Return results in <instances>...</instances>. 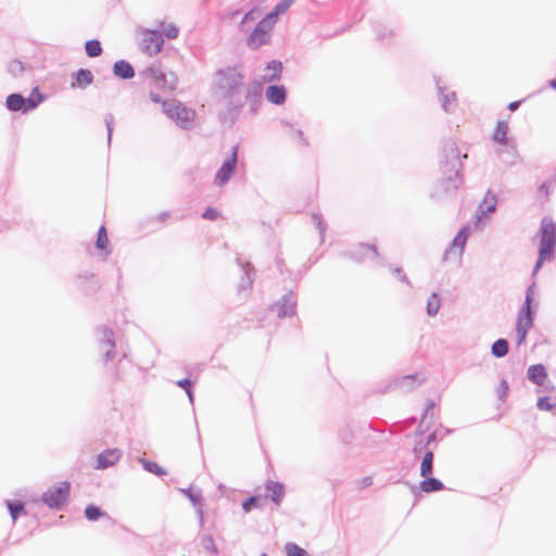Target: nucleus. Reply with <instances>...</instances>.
I'll return each instance as SVG.
<instances>
[{"label": "nucleus", "mask_w": 556, "mask_h": 556, "mask_svg": "<svg viewBox=\"0 0 556 556\" xmlns=\"http://www.w3.org/2000/svg\"><path fill=\"white\" fill-rule=\"evenodd\" d=\"M216 93L227 109V118L233 124L244 104L251 115L258 112L263 102L262 86L256 83H244L240 66L220 68L215 74Z\"/></svg>", "instance_id": "f257e3e1"}, {"label": "nucleus", "mask_w": 556, "mask_h": 556, "mask_svg": "<svg viewBox=\"0 0 556 556\" xmlns=\"http://www.w3.org/2000/svg\"><path fill=\"white\" fill-rule=\"evenodd\" d=\"M462 166L457 146L453 141H447L443 147L442 159L440 161V169L443 178L435 187L433 192L434 197L440 198L451 194L458 189L462 182L459 177Z\"/></svg>", "instance_id": "f03ea898"}, {"label": "nucleus", "mask_w": 556, "mask_h": 556, "mask_svg": "<svg viewBox=\"0 0 556 556\" xmlns=\"http://www.w3.org/2000/svg\"><path fill=\"white\" fill-rule=\"evenodd\" d=\"M539 236V258L534 265L533 275H536L544 262H549L554 258L556 247V223L551 216L543 217Z\"/></svg>", "instance_id": "7ed1b4c3"}, {"label": "nucleus", "mask_w": 556, "mask_h": 556, "mask_svg": "<svg viewBox=\"0 0 556 556\" xmlns=\"http://www.w3.org/2000/svg\"><path fill=\"white\" fill-rule=\"evenodd\" d=\"M45 97L39 92L38 88H35L28 98H24L20 93H12L7 98L5 104L10 111L23 113L35 110L42 101Z\"/></svg>", "instance_id": "20e7f679"}, {"label": "nucleus", "mask_w": 556, "mask_h": 556, "mask_svg": "<svg viewBox=\"0 0 556 556\" xmlns=\"http://www.w3.org/2000/svg\"><path fill=\"white\" fill-rule=\"evenodd\" d=\"M274 26L275 24L273 23L271 16H265L262 18L247 38V46L252 50H256L268 43L270 39V31Z\"/></svg>", "instance_id": "39448f33"}, {"label": "nucleus", "mask_w": 556, "mask_h": 556, "mask_svg": "<svg viewBox=\"0 0 556 556\" xmlns=\"http://www.w3.org/2000/svg\"><path fill=\"white\" fill-rule=\"evenodd\" d=\"M164 113L175 119L181 128H190L194 118V112L186 106L177 103L176 101L163 102Z\"/></svg>", "instance_id": "423d86ee"}, {"label": "nucleus", "mask_w": 556, "mask_h": 556, "mask_svg": "<svg viewBox=\"0 0 556 556\" xmlns=\"http://www.w3.org/2000/svg\"><path fill=\"white\" fill-rule=\"evenodd\" d=\"M71 485L68 482H61L53 485L42 494V502L50 508H60L66 503Z\"/></svg>", "instance_id": "0eeeda50"}, {"label": "nucleus", "mask_w": 556, "mask_h": 556, "mask_svg": "<svg viewBox=\"0 0 556 556\" xmlns=\"http://www.w3.org/2000/svg\"><path fill=\"white\" fill-rule=\"evenodd\" d=\"M534 293H535V283L533 282L527 289L525 303L518 313L516 328H522V329L530 330V328L532 327L534 312L532 311L531 304L533 301Z\"/></svg>", "instance_id": "6e6552de"}, {"label": "nucleus", "mask_w": 556, "mask_h": 556, "mask_svg": "<svg viewBox=\"0 0 556 556\" xmlns=\"http://www.w3.org/2000/svg\"><path fill=\"white\" fill-rule=\"evenodd\" d=\"M146 74L157 87L163 89L173 90L178 83V77L174 72H165L161 66H151L146 71Z\"/></svg>", "instance_id": "1a4fd4ad"}, {"label": "nucleus", "mask_w": 556, "mask_h": 556, "mask_svg": "<svg viewBox=\"0 0 556 556\" xmlns=\"http://www.w3.org/2000/svg\"><path fill=\"white\" fill-rule=\"evenodd\" d=\"M238 150H239V146L238 144L233 146L231 149V155L228 156L223 162L220 168L217 170L215 178H214V181L216 185L222 187L229 181V179H230L231 175L233 174L236 166H237Z\"/></svg>", "instance_id": "9d476101"}, {"label": "nucleus", "mask_w": 556, "mask_h": 556, "mask_svg": "<svg viewBox=\"0 0 556 556\" xmlns=\"http://www.w3.org/2000/svg\"><path fill=\"white\" fill-rule=\"evenodd\" d=\"M98 336L100 348L103 351V361L105 363L113 361L115 357V341L113 331L106 327H100L98 329Z\"/></svg>", "instance_id": "9b49d317"}, {"label": "nucleus", "mask_w": 556, "mask_h": 556, "mask_svg": "<svg viewBox=\"0 0 556 556\" xmlns=\"http://www.w3.org/2000/svg\"><path fill=\"white\" fill-rule=\"evenodd\" d=\"M163 43L164 40L160 31L148 30L143 35L141 49L144 53L149 55H154L161 51Z\"/></svg>", "instance_id": "f8f14e48"}, {"label": "nucleus", "mask_w": 556, "mask_h": 556, "mask_svg": "<svg viewBox=\"0 0 556 556\" xmlns=\"http://www.w3.org/2000/svg\"><path fill=\"white\" fill-rule=\"evenodd\" d=\"M271 312L276 313L279 318L292 316L295 313V300L292 293L282 296L280 302H277L270 307Z\"/></svg>", "instance_id": "ddd939ff"}, {"label": "nucleus", "mask_w": 556, "mask_h": 556, "mask_svg": "<svg viewBox=\"0 0 556 556\" xmlns=\"http://www.w3.org/2000/svg\"><path fill=\"white\" fill-rule=\"evenodd\" d=\"M468 236H469V228L463 227L458 231V233L455 236V238L453 239L448 249H446V251L444 253V257H443L444 261H446L452 254H454L456 249L458 250L457 255L459 257L463 255Z\"/></svg>", "instance_id": "4468645a"}, {"label": "nucleus", "mask_w": 556, "mask_h": 556, "mask_svg": "<svg viewBox=\"0 0 556 556\" xmlns=\"http://www.w3.org/2000/svg\"><path fill=\"white\" fill-rule=\"evenodd\" d=\"M123 452L119 448H108L97 457L96 469H106L115 465L122 457Z\"/></svg>", "instance_id": "2eb2a0df"}, {"label": "nucleus", "mask_w": 556, "mask_h": 556, "mask_svg": "<svg viewBox=\"0 0 556 556\" xmlns=\"http://www.w3.org/2000/svg\"><path fill=\"white\" fill-rule=\"evenodd\" d=\"M497 204V197L492 193L490 190L486 192L482 203L478 206L476 211V225L482 220L488 214L495 212Z\"/></svg>", "instance_id": "dca6fc26"}, {"label": "nucleus", "mask_w": 556, "mask_h": 556, "mask_svg": "<svg viewBox=\"0 0 556 556\" xmlns=\"http://www.w3.org/2000/svg\"><path fill=\"white\" fill-rule=\"evenodd\" d=\"M498 157L506 164L513 165L518 160L517 144L515 140L501 144L496 151Z\"/></svg>", "instance_id": "f3484780"}, {"label": "nucleus", "mask_w": 556, "mask_h": 556, "mask_svg": "<svg viewBox=\"0 0 556 556\" xmlns=\"http://www.w3.org/2000/svg\"><path fill=\"white\" fill-rule=\"evenodd\" d=\"M437 87L440 94V101L442 103V108L445 112L451 113L456 108V93L454 91L444 92V87L440 85V81L437 80Z\"/></svg>", "instance_id": "a211bd4d"}, {"label": "nucleus", "mask_w": 556, "mask_h": 556, "mask_svg": "<svg viewBox=\"0 0 556 556\" xmlns=\"http://www.w3.org/2000/svg\"><path fill=\"white\" fill-rule=\"evenodd\" d=\"M265 96L269 102L280 105L286 101V88L271 85L266 89Z\"/></svg>", "instance_id": "6ab92c4d"}, {"label": "nucleus", "mask_w": 556, "mask_h": 556, "mask_svg": "<svg viewBox=\"0 0 556 556\" xmlns=\"http://www.w3.org/2000/svg\"><path fill=\"white\" fill-rule=\"evenodd\" d=\"M266 492L276 505H280L285 496V486L280 482L268 481L266 483Z\"/></svg>", "instance_id": "aec40b11"}, {"label": "nucleus", "mask_w": 556, "mask_h": 556, "mask_svg": "<svg viewBox=\"0 0 556 556\" xmlns=\"http://www.w3.org/2000/svg\"><path fill=\"white\" fill-rule=\"evenodd\" d=\"M113 73L122 79H130L135 76L134 67L124 60L116 61L113 65Z\"/></svg>", "instance_id": "412c9836"}, {"label": "nucleus", "mask_w": 556, "mask_h": 556, "mask_svg": "<svg viewBox=\"0 0 556 556\" xmlns=\"http://www.w3.org/2000/svg\"><path fill=\"white\" fill-rule=\"evenodd\" d=\"M527 375H528L529 380H531L533 383H535L538 386H544V382H545V379L547 376L545 367L541 364L531 365L528 368Z\"/></svg>", "instance_id": "4be33fe9"}, {"label": "nucleus", "mask_w": 556, "mask_h": 556, "mask_svg": "<svg viewBox=\"0 0 556 556\" xmlns=\"http://www.w3.org/2000/svg\"><path fill=\"white\" fill-rule=\"evenodd\" d=\"M75 81L72 83V87H79L81 89L91 85L93 81V74L89 70L80 68L74 75Z\"/></svg>", "instance_id": "5701e85b"}, {"label": "nucleus", "mask_w": 556, "mask_h": 556, "mask_svg": "<svg viewBox=\"0 0 556 556\" xmlns=\"http://www.w3.org/2000/svg\"><path fill=\"white\" fill-rule=\"evenodd\" d=\"M417 377V375L401 377L393 382V388L403 392H409L415 388Z\"/></svg>", "instance_id": "b1692460"}, {"label": "nucleus", "mask_w": 556, "mask_h": 556, "mask_svg": "<svg viewBox=\"0 0 556 556\" xmlns=\"http://www.w3.org/2000/svg\"><path fill=\"white\" fill-rule=\"evenodd\" d=\"M238 264L242 267L243 270V277L241 278L239 288L242 290L249 289L253 283L252 275L254 274V268L250 263H242L240 260H238Z\"/></svg>", "instance_id": "393cba45"}, {"label": "nucleus", "mask_w": 556, "mask_h": 556, "mask_svg": "<svg viewBox=\"0 0 556 556\" xmlns=\"http://www.w3.org/2000/svg\"><path fill=\"white\" fill-rule=\"evenodd\" d=\"M508 130H509V126H508L507 122L500 121L494 130L493 140L500 144L508 143V141L513 140V139L507 138Z\"/></svg>", "instance_id": "a878e982"}, {"label": "nucleus", "mask_w": 556, "mask_h": 556, "mask_svg": "<svg viewBox=\"0 0 556 556\" xmlns=\"http://www.w3.org/2000/svg\"><path fill=\"white\" fill-rule=\"evenodd\" d=\"M261 16V11L258 9H252L247 12L239 25V29L242 33H248L251 29V25L258 20Z\"/></svg>", "instance_id": "bb28decb"}, {"label": "nucleus", "mask_w": 556, "mask_h": 556, "mask_svg": "<svg viewBox=\"0 0 556 556\" xmlns=\"http://www.w3.org/2000/svg\"><path fill=\"white\" fill-rule=\"evenodd\" d=\"M281 124L287 128L288 136L292 140L296 141L299 144H301L303 147L308 146V141L304 137V134L301 129L294 128L293 125H291L287 122H281Z\"/></svg>", "instance_id": "cd10ccee"}, {"label": "nucleus", "mask_w": 556, "mask_h": 556, "mask_svg": "<svg viewBox=\"0 0 556 556\" xmlns=\"http://www.w3.org/2000/svg\"><path fill=\"white\" fill-rule=\"evenodd\" d=\"M426 479L420 482V490L425 493L435 492L444 489L443 483L432 477H425Z\"/></svg>", "instance_id": "c85d7f7f"}, {"label": "nucleus", "mask_w": 556, "mask_h": 556, "mask_svg": "<svg viewBox=\"0 0 556 556\" xmlns=\"http://www.w3.org/2000/svg\"><path fill=\"white\" fill-rule=\"evenodd\" d=\"M281 72H282V63L279 62V61H271L270 63H268V65L266 66V75H265V78L268 80V81H275V80H278L281 76Z\"/></svg>", "instance_id": "c756f323"}, {"label": "nucleus", "mask_w": 556, "mask_h": 556, "mask_svg": "<svg viewBox=\"0 0 556 556\" xmlns=\"http://www.w3.org/2000/svg\"><path fill=\"white\" fill-rule=\"evenodd\" d=\"M509 351V344L506 339L496 340L491 348V353L493 356L501 358L507 355Z\"/></svg>", "instance_id": "7c9ffc66"}, {"label": "nucleus", "mask_w": 556, "mask_h": 556, "mask_svg": "<svg viewBox=\"0 0 556 556\" xmlns=\"http://www.w3.org/2000/svg\"><path fill=\"white\" fill-rule=\"evenodd\" d=\"M433 470V452L427 451L424 455L421 465H420V475L422 477H428L432 473Z\"/></svg>", "instance_id": "2f4dec72"}, {"label": "nucleus", "mask_w": 556, "mask_h": 556, "mask_svg": "<svg viewBox=\"0 0 556 556\" xmlns=\"http://www.w3.org/2000/svg\"><path fill=\"white\" fill-rule=\"evenodd\" d=\"M294 2L295 0H281L276 4L274 11L268 13L266 16H271L273 23L276 24L278 15L286 13Z\"/></svg>", "instance_id": "473e14b6"}, {"label": "nucleus", "mask_w": 556, "mask_h": 556, "mask_svg": "<svg viewBox=\"0 0 556 556\" xmlns=\"http://www.w3.org/2000/svg\"><path fill=\"white\" fill-rule=\"evenodd\" d=\"M441 307V299L438 293H432L427 301V314L435 316Z\"/></svg>", "instance_id": "72a5a7b5"}, {"label": "nucleus", "mask_w": 556, "mask_h": 556, "mask_svg": "<svg viewBox=\"0 0 556 556\" xmlns=\"http://www.w3.org/2000/svg\"><path fill=\"white\" fill-rule=\"evenodd\" d=\"M285 552L287 556H309V554L293 542H289L285 545Z\"/></svg>", "instance_id": "f704fd0d"}, {"label": "nucleus", "mask_w": 556, "mask_h": 556, "mask_svg": "<svg viewBox=\"0 0 556 556\" xmlns=\"http://www.w3.org/2000/svg\"><path fill=\"white\" fill-rule=\"evenodd\" d=\"M86 53L90 58L99 56L102 52L101 43L98 40H89L85 46Z\"/></svg>", "instance_id": "c9c22d12"}, {"label": "nucleus", "mask_w": 556, "mask_h": 556, "mask_svg": "<svg viewBox=\"0 0 556 556\" xmlns=\"http://www.w3.org/2000/svg\"><path fill=\"white\" fill-rule=\"evenodd\" d=\"M143 468L149 471V472H152L159 477H162V476H165L166 475V471L160 466L157 465L156 463L154 462H150V460H146V459H140Z\"/></svg>", "instance_id": "e433bc0d"}, {"label": "nucleus", "mask_w": 556, "mask_h": 556, "mask_svg": "<svg viewBox=\"0 0 556 556\" xmlns=\"http://www.w3.org/2000/svg\"><path fill=\"white\" fill-rule=\"evenodd\" d=\"M7 506L10 511V515L13 519V522L16 521L18 515H21L22 513L25 514L24 505L20 502L13 503V502L8 501Z\"/></svg>", "instance_id": "4c0bfd02"}, {"label": "nucleus", "mask_w": 556, "mask_h": 556, "mask_svg": "<svg viewBox=\"0 0 556 556\" xmlns=\"http://www.w3.org/2000/svg\"><path fill=\"white\" fill-rule=\"evenodd\" d=\"M85 516L90 521H96L100 517L105 516V513L102 511L98 506L88 505L85 509Z\"/></svg>", "instance_id": "58836bf2"}, {"label": "nucleus", "mask_w": 556, "mask_h": 556, "mask_svg": "<svg viewBox=\"0 0 556 556\" xmlns=\"http://www.w3.org/2000/svg\"><path fill=\"white\" fill-rule=\"evenodd\" d=\"M201 545L205 551L210 552L211 554L218 553V548L215 545L214 539L210 534H205L201 538Z\"/></svg>", "instance_id": "ea45409f"}, {"label": "nucleus", "mask_w": 556, "mask_h": 556, "mask_svg": "<svg viewBox=\"0 0 556 556\" xmlns=\"http://www.w3.org/2000/svg\"><path fill=\"white\" fill-rule=\"evenodd\" d=\"M25 65L18 61V60H13L11 61L9 64H8V71L13 75V76H18L21 75L24 71H25Z\"/></svg>", "instance_id": "a19ab883"}, {"label": "nucleus", "mask_w": 556, "mask_h": 556, "mask_svg": "<svg viewBox=\"0 0 556 556\" xmlns=\"http://www.w3.org/2000/svg\"><path fill=\"white\" fill-rule=\"evenodd\" d=\"M261 501L262 498L261 497H257V496H251L249 498H247L243 503H242V509L245 511V513H249L251 511V509L253 507H260L261 506Z\"/></svg>", "instance_id": "79ce46f5"}, {"label": "nucleus", "mask_w": 556, "mask_h": 556, "mask_svg": "<svg viewBox=\"0 0 556 556\" xmlns=\"http://www.w3.org/2000/svg\"><path fill=\"white\" fill-rule=\"evenodd\" d=\"M109 243V239H108V235H106V229L104 226H101L100 229H99V232H98V239H97V248L100 249V250H103L106 248Z\"/></svg>", "instance_id": "37998d69"}, {"label": "nucleus", "mask_w": 556, "mask_h": 556, "mask_svg": "<svg viewBox=\"0 0 556 556\" xmlns=\"http://www.w3.org/2000/svg\"><path fill=\"white\" fill-rule=\"evenodd\" d=\"M555 403L552 402V399L548 396L539 397L536 402V407L540 410H551L555 407Z\"/></svg>", "instance_id": "c03bdc74"}, {"label": "nucleus", "mask_w": 556, "mask_h": 556, "mask_svg": "<svg viewBox=\"0 0 556 556\" xmlns=\"http://www.w3.org/2000/svg\"><path fill=\"white\" fill-rule=\"evenodd\" d=\"M163 33L168 39H176L179 30L174 24H163Z\"/></svg>", "instance_id": "a18cd8bd"}, {"label": "nucleus", "mask_w": 556, "mask_h": 556, "mask_svg": "<svg viewBox=\"0 0 556 556\" xmlns=\"http://www.w3.org/2000/svg\"><path fill=\"white\" fill-rule=\"evenodd\" d=\"M182 492L189 497L192 504L198 507L202 506V495L201 493H193L191 490H182Z\"/></svg>", "instance_id": "49530a36"}, {"label": "nucleus", "mask_w": 556, "mask_h": 556, "mask_svg": "<svg viewBox=\"0 0 556 556\" xmlns=\"http://www.w3.org/2000/svg\"><path fill=\"white\" fill-rule=\"evenodd\" d=\"M104 122L108 130V142L110 143L114 126V116L111 113L106 114L104 117Z\"/></svg>", "instance_id": "de8ad7c7"}, {"label": "nucleus", "mask_w": 556, "mask_h": 556, "mask_svg": "<svg viewBox=\"0 0 556 556\" xmlns=\"http://www.w3.org/2000/svg\"><path fill=\"white\" fill-rule=\"evenodd\" d=\"M507 393H508V383L506 380H502L500 382V387L497 389L498 399L504 401L505 397L507 396Z\"/></svg>", "instance_id": "09e8293b"}, {"label": "nucleus", "mask_w": 556, "mask_h": 556, "mask_svg": "<svg viewBox=\"0 0 556 556\" xmlns=\"http://www.w3.org/2000/svg\"><path fill=\"white\" fill-rule=\"evenodd\" d=\"M219 216V212L213 207H208L202 214L204 219L215 220Z\"/></svg>", "instance_id": "8fccbe9b"}, {"label": "nucleus", "mask_w": 556, "mask_h": 556, "mask_svg": "<svg viewBox=\"0 0 556 556\" xmlns=\"http://www.w3.org/2000/svg\"><path fill=\"white\" fill-rule=\"evenodd\" d=\"M528 331H529L528 329L516 328V337H517L516 342H517L518 346L525 343Z\"/></svg>", "instance_id": "3c124183"}, {"label": "nucleus", "mask_w": 556, "mask_h": 556, "mask_svg": "<svg viewBox=\"0 0 556 556\" xmlns=\"http://www.w3.org/2000/svg\"><path fill=\"white\" fill-rule=\"evenodd\" d=\"M312 218H313L316 227L319 229L320 235H323L326 229V226L324 225L321 216L319 214H313Z\"/></svg>", "instance_id": "603ef678"}, {"label": "nucleus", "mask_w": 556, "mask_h": 556, "mask_svg": "<svg viewBox=\"0 0 556 556\" xmlns=\"http://www.w3.org/2000/svg\"><path fill=\"white\" fill-rule=\"evenodd\" d=\"M427 447V443H425L424 441H418L413 448V453L417 456Z\"/></svg>", "instance_id": "864d4df0"}, {"label": "nucleus", "mask_w": 556, "mask_h": 556, "mask_svg": "<svg viewBox=\"0 0 556 556\" xmlns=\"http://www.w3.org/2000/svg\"><path fill=\"white\" fill-rule=\"evenodd\" d=\"M176 384L187 391L191 388L192 382L189 379H181V380H178L176 382Z\"/></svg>", "instance_id": "5fc2aeb1"}, {"label": "nucleus", "mask_w": 556, "mask_h": 556, "mask_svg": "<svg viewBox=\"0 0 556 556\" xmlns=\"http://www.w3.org/2000/svg\"><path fill=\"white\" fill-rule=\"evenodd\" d=\"M359 250H361L363 253H371L372 255H377L376 248H375V247H372V245L359 244Z\"/></svg>", "instance_id": "6e6d98bb"}, {"label": "nucleus", "mask_w": 556, "mask_h": 556, "mask_svg": "<svg viewBox=\"0 0 556 556\" xmlns=\"http://www.w3.org/2000/svg\"><path fill=\"white\" fill-rule=\"evenodd\" d=\"M394 271L397 274L399 278H400L403 282L407 283L408 286L410 285V282H409V280H408V278H407V276H406L405 274H403V273H402L401 268H395V269H394Z\"/></svg>", "instance_id": "4d7b16f0"}, {"label": "nucleus", "mask_w": 556, "mask_h": 556, "mask_svg": "<svg viewBox=\"0 0 556 556\" xmlns=\"http://www.w3.org/2000/svg\"><path fill=\"white\" fill-rule=\"evenodd\" d=\"M197 514H198V518H199V523H200V526H203V522H204V516H203V509H202V506H198V507H197Z\"/></svg>", "instance_id": "13d9d810"}, {"label": "nucleus", "mask_w": 556, "mask_h": 556, "mask_svg": "<svg viewBox=\"0 0 556 556\" xmlns=\"http://www.w3.org/2000/svg\"><path fill=\"white\" fill-rule=\"evenodd\" d=\"M150 99L154 102V103H160L162 100H161V97L159 93L154 92V91H151L150 92Z\"/></svg>", "instance_id": "bf43d9fd"}, {"label": "nucleus", "mask_w": 556, "mask_h": 556, "mask_svg": "<svg viewBox=\"0 0 556 556\" xmlns=\"http://www.w3.org/2000/svg\"><path fill=\"white\" fill-rule=\"evenodd\" d=\"M519 105H520V101L510 102L508 104V110L514 112L519 108Z\"/></svg>", "instance_id": "052dcab7"}, {"label": "nucleus", "mask_w": 556, "mask_h": 556, "mask_svg": "<svg viewBox=\"0 0 556 556\" xmlns=\"http://www.w3.org/2000/svg\"><path fill=\"white\" fill-rule=\"evenodd\" d=\"M362 483H363V486H369V485L372 484V478L371 477H366V478L363 479Z\"/></svg>", "instance_id": "680f3d73"}, {"label": "nucleus", "mask_w": 556, "mask_h": 556, "mask_svg": "<svg viewBox=\"0 0 556 556\" xmlns=\"http://www.w3.org/2000/svg\"><path fill=\"white\" fill-rule=\"evenodd\" d=\"M434 440H435V434H434V433H431V434H429V435L427 437V439H426L425 443H427V446H429V444H430L431 442H433Z\"/></svg>", "instance_id": "e2e57ef3"}, {"label": "nucleus", "mask_w": 556, "mask_h": 556, "mask_svg": "<svg viewBox=\"0 0 556 556\" xmlns=\"http://www.w3.org/2000/svg\"><path fill=\"white\" fill-rule=\"evenodd\" d=\"M540 191H541V192L548 193V184H547V182H543V184L540 186Z\"/></svg>", "instance_id": "0e129e2a"}, {"label": "nucleus", "mask_w": 556, "mask_h": 556, "mask_svg": "<svg viewBox=\"0 0 556 556\" xmlns=\"http://www.w3.org/2000/svg\"><path fill=\"white\" fill-rule=\"evenodd\" d=\"M186 392H187V395H188V397H189V401H190L191 403H193V393H192L191 388H190L189 390H187Z\"/></svg>", "instance_id": "69168bd1"}, {"label": "nucleus", "mask_w": 556, "mask_h": 556, "mask_svg": "<svg viewBox=\"0 0 556 556\" xmlns=\"http://www.w3.org/2000/svg\"><path fill=\"white\" fill-rule=\"evenodd\" d=\"M548 84H549V86H551L553 89H555V90H556V78H555V79L549 80V83H548Z\"/></svg>", "instance_id": "338daca9"}, {"label": "nucleus", "mask_w": 556, "mask_h": 556, "mask_svg": "<svg viewBox=\"0 0 556 556\" xmlns=\"http://www.w3.org/2000/svg\"><path fill=\"white\" fill-rule=\"evenodd\" d=\"M378 36L382 40L387 38L386 34H383V33H379Z\"/></svg>", "instance_id": "774afa93"}]
</instances>
